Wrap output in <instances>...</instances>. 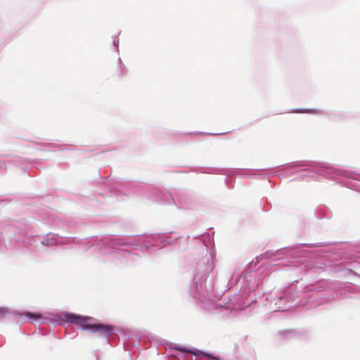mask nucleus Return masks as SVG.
Listing matches in <instances>:
<instances>
[{
    "instance_id": "obj_1",
    "label": "nucleus",
    "mask_w": 360,
    "mask_h": 360,
    "mask_svg": "<svg viewBox=\"0 0 360 360\" xmlns=\"http://www.w3.org/2000/svg\"><path fill=\"white\" fill-rule=\"evenodd\" d=\"M67 320L72 323H76L82 327L83 329L89 330L90 327L94 325V323H91V319L89 317L77 316L75 314H67L66 315Z\"/></svg>"
},
{
    "instance_id": "obj_2",
    "label": "nucleus",
    "mask_w": 360,
    "mask_h": 360,
    "mask_svg": "<svg viewBox=\"0 0 360 360\" xmlns=\"http://www.w3.org/2000/svg\"><path fill=\"white\" fill-rule=\"evenodd\" d=\"M89 327H90V330L92 333H99L100 335L106 336V337L111 335L114 331V328L110 325L94 323L93 326H89Z\"/></svg>"
},
{
    "instance_id": "obj_3",
    "label": "nucleus",
    "mask_w": 360,
    "mask_h": 360,
    "mask_svg": "<svg viewBox=\"0 0 360 360\" xmlns=\"http://www.w3.org/2000/svg\"><path fill=\"white\" fill-rule=\"evenodd\" d=\"M26 316L29 318H34V319H39L41 318V315L39 314H34L32 313H27Z\"/></svg>"
},
{
    "instance_id": "obj_4",
    "label": "nucleus",
    "mask_w": 360,
    "mask_h": 360,
    "mask_svg": "<svg viewBox=\"0 0 360 360\" xmlns=\"http://www.w3.org/2000/svg\"><path fill=\"white\" fill-rule=\"evenodd\" d=\"M176 349H177L179 351H181V352H187V353H191V354L193 353L191 350L186 349H184V348H182V347H176Z\"/></svg>"
},
{
    "instance_id": "obj_5",
    "label": "nucleus",
    "mask_w": 360,
    "mask_h": 360,
    "mask_svg": "<svg viewBox=\"0 0 360 360\" xmlns=\"http://www.w3.org/2000/svg\"><path fill=\"white\" fill-rule=\"evenodd\" d=\"M8 309L4 307H0V316L7 313Z\"/></svg>"
}]
</instances>
